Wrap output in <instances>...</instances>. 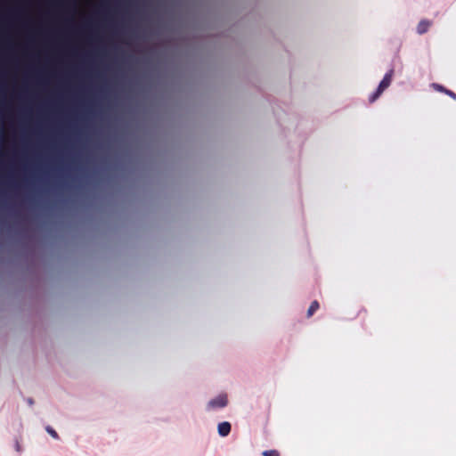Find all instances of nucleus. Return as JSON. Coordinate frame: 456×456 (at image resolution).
Here are the masks:
<instances>
[{"label": "nucleus", "mask_w": 456, "mask_h": 456, "mask_svg": "<svg viewBox=\"0 0 456 456\" xmlns=\"http://www.w3.org/2000/svg\"><path fill=\"white\" fill-rule=\"evenodd\" d=\"M118 87H0V89H118ZM124 89L125 87H120Z\"/></svg>", "instance_id": "obj_1"}, {"label": "nucleus", "mask_w": 456, "mask_h": 456, "mask_svg": "<svg viewBox=\"0 0 456 456\" xmlns=\"http://www.w3.org/2000/svg\"><path fill=\"white\" fill-rule=\"evenodd\" d=\"M227 403H228V400H227L226 395H218L217 397L212 399L211 401H209L208 405L209 408H223L227 405Z\"/></svg>", "instance_id": "obj_2"}, {"label": "nucleus", "mask_w": 456, "mask_h": 456, "mask_svg": "<svg viewBox=\"0 0 456 456\" xmlns=\"http://www.w3.org/2000/svg\"><path fill=\"white\" fill-rule=\"evenodd\" d=\"M231 424L227 421H224V422H221L219 423L218 425V434L221 436H226L230 434L231 432Z\"/></svg>", "instance_id": "obj_3"}, {"label": "nucleus", "mask_w": 456, "mask_h": 456, "mask_svg": "<svg viewBox=\"0 0 456 456\" xmlns=\"http://www.w3.org/2000/svg\"><path fill=\"white\" fill-rule=\"evenodd\" d=\"M431 26V21L428 20H422L417 26V32L419 35L426 33Z\"/></svg>", "instance_id": "obj_4"}, {"label": "nucleus", "mask_w": 456, "mask_h": 456, "mask_svg": "<svg viewBox=\"0 0 456 456\" xmlns=\"http://www.w3.org/2000/svg\"><path fill=\"white\" fill-rule=\"evenodd\" d=\"M392 76H393V70H389L383 77V79L380 81L379 86H389L392 81Z\"/></svg>", "instance_id": "obj_5"}, {"label": "nucleus", "mask_w": 456, "mask_h": 456, "mask_svg": "<svg viewBox=\"0 0 456 456\" xmlns=\"http://www.w3.org/2000/svg\"><path fill=\"white\" fill-rule=\"evenodd\" d=\"M319 307L320 305L318 301H313L307 310V317H311L319 309Z\"/></svg>", "instance_id": "obj_6"}, {"label": "nucleus", "mask_w": 456, "mask_h": 456, "mask_svg": "<svg viewBox=\"0 0 456 456\" xmlns=\"http://www.w3.org/2000/svg\"><path fill=\"white\" fill-rule=\"evenodd\" d=\"M386 87H378L376 93L370 97V102H373L383 92Z\"/></svg>", "instance_id": "obj_7"}, {"label": "nucleus", "mask_w": 456, "mask_h": 456, "mask_svg": "<svg viewBox=\"0 0 456 456\" xmlns=\"http://www.w3.org/2000/svg\"><path fill=\"white\" fill-rule=\"evenodd\" d=\"M263 456H280V452L277 450H265L262 452Z\"/></svg>", "instance_id": "obj_8"}, {"label": "nucleus", "mask_w": 456, "mask_h": 456, "mask_svg": "<svg viewBox=\"0 0 456 456\" xmlns=\"http://www.w3.org/2000/svg\"><path fill=\"white\" fill-rule=\"evenodd\" d=\"M45 430L47 431V433L54 439H58L59 438V436L57 434V432L50 426H47L45 428Z\"/></svg>", "instance_id": "obj_9"}, {"label": "nucleus", "mask_w": 456, "mask_h": 456, "mask_svg": "<svg viewBox=\"0 0 456 456\" xmlns=\"http://www.w3.org/2000/svg\"><path fill=\"white\" fill-rule=\"evenodd\" d=\"M435 88L440 92L445 93L446 94L452 96L454 99L456 98V94L450 90H446L445 87L439 86V87H435Z\"/></svg>", "instance_id": "obj_10"}, {"label": "nucleus", "mask_w": 456, "mask_h": 456, "mask_svg": "<svg viewBox=\"0 0 456 456\" xmlns=\"http://www.w3.org/2000/svg\"><path fill=\"white\" fill-rule=\"evenodd\" d=\"M0 86H28V84H0ZM35 86H49L48 84H36Z\"/></svg>", "instance_id": "obj_11"}, {"label": "nucleus", "mask_w": 456, "mask_h": 456, "mask_svg": "<svg viewBox=\"0 0 456 456\" xmlns=\"http://www.w3.org/2000/svg\"><path fill=\"white\" fill-rule=\"evenodd\" d=\"M28 402V403H29V404H32V403H33L32 399H29Z\"/></svg>", "instance_id": "obj_12"}]
</instances>
